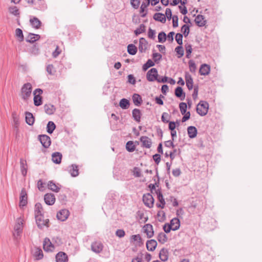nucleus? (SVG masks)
<instances>
[{
	"label": "nucleus",
	"instance_id": "8",
	"mask_svg": "<svg viewBox=\"0 0 262 262\" xmlns=\"http://www.w3.org/2000/svg\"><path fill=\"white\" fill-rule=\"evenodd\" d=\"M43 248L45 251L52 252L55 249V246L49 238L46 237L43 241Z\"/></svg>",
	"mask_w": 262,
	"mask_h": 262
},
{
	"label": "nucleus",
	"instance_id": "7",
	"mask_svg": "<svg viewBox=\"0 0 262 262\" xmlns=\"http://www.w3.org/2000/svg\"><path fill=\"white\" fill-rule=\"evenodd\" d=\"M38 140L42 146L46 148H48L51 143V140L49 136L47 135H40L38 136Z\"/></svg>",
	"mask_w": 262,
	"mask_h": 262
},
{
	"label": "nucleus",
	"instance_id": "26",
	"mask_svg": "<svg viewBox=\"0 0 262 262\" xmlns=\"http://www.w3.org/2000/svg\"><path fill=\"white\" fill-rule=\"evenodd\" d=\"M25 114L26 123L29 125H33L35 121V118L33 114L29 112H26Z\"/></svg>",
	"mask_w": 262,
	"mask_h": 262
},
{
	"label": "nucleus",
	"instance_id": "61",
	"mask_svg": "<svg viewBox=\"0 0 262 262\" xmlns=\"http://www.w3.org/2000/svg\"><path fill=\"white\" fill-rule=\"evenodd\" d=\"M169 115L167 113L164 112L161 116V120L164 123H168L169 121L168 120Z\"/></svg>",
	"mask_w": 262,
	"mask_h": 262
},
{
	"label": "nucleus",
	"instance_id": "24",
	"mask_svg": "<svg viewBox=\"0 0 262 262\" xmlns=\"http://www.w3.org/2000/svg\"><path fill=\"white\" fill-rule=\"evenodd\" d=\"M195 23L199 27H203L205 25L206 20L204 16L199 14L194 19Z\"/></svg>",
	"mask_w": 262,
	"mask_h": 262
},
{
	"label": "nucleus",
	"instance_id": "28",
	"mask_svg": "<svg viewBox=\"0 0 262 262\" xmlns=\"http://www.w3.org/2000/svg\"><path fill=\"white\" fill-rule=\"evenodd\" d=\"M141 115V111L138 108H134L132 111L133 118L137 122H140Z\"/></svg>",
	"mask_w": 262,
	"mask_h": 262
},
{
	"label": "nucleus",
	"instance_id": "36",
	"mask_svg": "<svg viewBox=\"0 0 262 262\" xmlns=\"http://www.w3.org/2000/svg\"><path fill=\"white\" fill-rule=\"evenodd\" d=\"M157 240L160 243L164 244L167 241L168 237L165 233L163 232H160L158 235Z\"/></svg>",
	"mask_w": 262,
	"mask_h": 262
},
{
	"label": "nucleus",
	"instance_id": "32",
	"mask_svg": "<svg viewBox=\"0 0 262 262\" xmlns=\"http://www.w3.org/2000/svg\"><path fill=\"white\" fill-rule=\"evenodd\" d=\"M45 112L48 115H52L55 111V107L51 104H46L44 105Z\"/></svg>",
	"mask_w": 262,
	"mask_h": 262
},
{
	"label": "nucleus",
	"instance_id": "56",
	"mask_svg": "<svg viewBox=\"0 0 262 262\" xmlns=\"http://www.w3.org/2000/svg\"><path fill=\"white\" fill-rule=\"evenodd\" d=\"M30 53L34 55H37L39 53V50L38 47L36 45H34L30 50Z\"/></svg>",
	"mask_w": 262,
	"mask_h": 262
},
{
	"label": "nucleus",
	"instance_id": "45",
	"mask_svg": "<svg viewBox=\"0 0 262 262\" xmlns=\"http://www.w3.org/2000/svg\"><path fill=\"white\" fill-rule=\"evenodd\" d=\"M155 66V62L151 59H148L145 63L143 65L142 70L144 71H146L150 67Z\"/></svg>",
	"mask_w": 262,
	"mask_h": 262
},
{
	"label": "nucleus",
	"instance_id": "62",
	"mask_svg": "<svg viewBox=\"0 0 262 262\" xmlns=\"http://www.w3.org/2000/svg\"><path fill=\"white\" fill-rule=\"evenodd\" d=\"M163 229L165 232L168 233L170 232L171 230H173L171 225L168 223H166L163 227Z\"/></svg>",
	"mask_w": 262,
	"mask_h": 262
},
{
	"label": "nucleus",
	"instance_id": "49",
	"mask_svg": "<svg viewBox=\"0 0 262 262\" xmlns=\"http://www.w3.org/2000/svg\"><path fill=\"white\" fill-rule=\"evenodd\" d=\"M145 31V26L143 24H142L140 25L139 27L136 29L134 33L136 36L143 33Z\"/></svg>",
	"mask_w": 262,
	"mask_h": 262
},
{
	"label": "nucleus",
	"instance_id": "33",
	"mask_svg": "<svg viewBox=\"0 0 262 262\" xmlns=\"http://www.w3.org/2000/svg\"><path fill=\"white\" fill-rule=\"evenodd\" d=\"M69 172L73 177H77L79 174L78 168L76 164H72L70 167Z\"/></svg>",
	"mask_w": 262,
	"mask_h": 262
},
{
	"label": "nucleus",
	"instance_id": "22",
	"mask_svg": "<svg viewBox=\"0 0 262 262\" xmlns=\"http://www.w3.org/2000/svg\"><path fill=\"white\" fill-rule=\"evenodd\" d=\"M174 94L176 97L180 98V100H183L185 99V94L181 87L178 86L175 89Z\"/></svg>",
	"mask_w": 262,
	"mask_h": 262
},
{
	"label": "nucleus",
	"instance_id": "14",
	"mask_svg": "<svg viewBox=\"0 0 262 262\" xmlns=\"http://www.w3.org/2000/svg\"><path fill=\"white\" fill-rule=\"evenodd\" d=\"M92 250L96 253H100L103 248V244L100 242H95L91 245Z\"/></svg>",
	"mask_w": 262,
	"mask_h": 262
},
{
	"label": "nucleus",
	"instance_id": "31",
	"mask_svg": "<svg viewBox=\"0 0 262 262\" xmlns=\"http://www.w3.org/2000/svg\"><path fill=\"white\" fill-rule=\"evenodd\" d=\"M154 19L156 20L160 21L162 23H164L166 21L165 15L161 13H156L153 16Z\"/></svg>",
	"mask_w": 262,
	"mask_h": 262
},
{
	"label": "nucleus",
	"instance_id": "3",
	"mask_svg": "<svg viewBox=\"0 0 262 262\" xmlns=\"http://www.w3.org/2000/svg\"><path fill=\"white\" fill-rule=\"evenodd\" d=\"M23 220L21 218L17 219L16 224L14 226V232L13 236L16 239L20 236L23 231Z\"/></svg>",
	"mask_w": 262,
	"mask_h": 262
},
{
	"label": "nucleus",
	"instance_id": "13",
	"mask_svg": "<svg viewBox=\"0 0 262 262\" xmlns=\"http://www.w3.org/2000/svg\"><path fill=\"white\" fill-rule=\"evenodd\" d=\"M45 202L48 205H52L55 203V197L52 193H47L44 196Z\"/></svg>",
	"mask_w": 262,
	"mask_h": 262
},
{
	"label": "nucleus",
	"instance_id": "25",
	"mask_svg": "<svg viewBox=\"0 0 262 262\" xmlns=\"http://www.w3.org/2000/svg\"><path fill=\"white\" fill-rule=\"evenodd\" d=\"M159 257L162 261H166L168 258V250L164 248H162L159 252Z\"/></svg>",
	"mask_w": 262,
	"mask_h": 262
},
{
	"label": "nucleus",
	"instance_id": "2",
	"mask_svg": "<svg viewBox=\"0 0 262 262\" xmlns=\"http://www.w3.org/2000/svg\"><path fill=\"white\" fill-rule=\"evenodd\" d=\"M32 85L27 82L23 85L21 89V97L24 100H27L31 96L32 92Z\"/></svg>",
	"mask_w": 262,
	"mask_h": 262
},
{
	"label": "nucleus",
	"instance_id": "52",
	"mask_svg": "<svg viewBox=\"0 0 262 262\" xmlns=\"http://www.w3.org/2000/svg\"><path fill=\"white\" fill-rule=\"evenodd\" d=\"M176 52L179 55L178 57L181 58L184 55V50L182 45H179L175 48Z\"/></svg>",
	"mask_w": 262,
	"mask_h": 262
},
{
	"label": "nucleus",
	"instance_id": "15",
	"mask_svg": "<svg viewBox=\"0 0 262 262\" xmlns=\"http://www.w3.org/2000/svg\"><path fill=\"white\" fill-rule=\"evenodd\" d=\"M143 229L148 238H151L154 236V231L153 227L151 224H147L145 225L143 227Z\"/></svg>",
	"mask_w": 262,
	"mask_h": 262
},
{
	"label": "nucleus",
	"instance_id": "39",
	"mask_svg": "<svg viewBox=\"0 0 262 262\" xmlns=\"http://www.w3.org/2000/svg\"><path fill=\"white\" fill-rule=\"evenodd\" d=\"M55 128L56 125L53 121H50L48 122L47 125V131L49 134H51L53 133Z\"/></svg>",
	"mask_w": 262,
	"mask_h": 262
},
{
	"label": "nucleus",
	"instance_id": "9",
	"mask_svg": "<svg viewBox=\"0 0 262 262\" xmlns=\"http://www.w3.org/2000/svg\"><path fill=\"white\" fill-rule=\"evenodd\" d=\"M70 212L68 209H63L57 213V219L62 222L65 221L69 217Z\"/></svg>",
	"mask_w": 262,
	"mask_h": 262
},
{
	"label": "nucleus",
	"instance_id": "19",
	"mask_svg": "<svg viewBox=\"0 0 262 262\" xmlns=\"http://www.w3.org/2000/svg\"><path fill=\"white\" fill-rule=\"evenodd\" d=\"M20 171L23 176H26L27 173V163L26 160L20 159Z\"/></svg>",
	"mask_w": 262,
	"mask_h": 262
},
{
	"label": "nucleus",
	"instance_id": "40",
	"mask_svg": "<svg viewBox=\"0 0 262 262\" xmlns=\"http://www.w3.org/2000/svg\"><path fill=\"white\" fill-rule=\"evenodd\" d=\"M34 96V104L35 106H38L42 104V97L39 95L35 94V93H33Z\"/></svg>",
	"mask_w": 262,
	"mask_h": 262
},
{
	"label": "nucleus",
	"instance_id": "42",
	"mask_svg": "<svg viewBox=\"0 0 262 262\" xmlns=\"http://www.w3.org/2000/svg\"><path fill=\"white\" fill-rule=\"evenodd\" d=\"M48 186L50 189L56 192H58L60 189L59 187L52 181L48 182Z\"/></svg>",
	"mask_w": 262,
	"mask_h": 262
},
{
	"label": "nucleus",
	"instance_id": "50",
	"mask_svg": "<svg viewBox=\"0 0 262 262\" xmlns=\"http://www.w3.org/2000/svg\"><path fill=\"white\" fill-rule=\"evenodd\" d=\"M181 31L185 37H187L190 31L189 26L187 25H184L181 28Z\"/></svg>",
	"mask_w": 262,
	"mask_h": 262
},
{
	"label": "nucleus",
	"instance_id": "47",
	"mask_svg": "<svg viewBox=\"0 0 262 262\" xmlns=\"http://www.w3.org/2000/svg\"><path fill=\"white\" fill-rule=\"evenodd\" d=\"M126 149L129 152H133L135 149V146L132 141H129L126 143Z\"/></svg>",
	"mask_w": 262,
	"mask_h": 262
},
{
	"label": "nucleus",
	"instance_id": "30",
	"mask_svg": "<svg viewBox=\"0 0 262 262\" xmlns=\"http://www.w3.org/2000/svg\"><path fill=\"white\" fill-rule=\"evenodd\" d=\"M185 80L186 86L189 90H191L193 88V79L191 75L189 74H186Z\"/></svg>",
	"mask_w": 262,
	"mask_h": 262
},
{
	"label": "nucleus",
	"instance_id": "21",
	"mask_svg": "<svg viewBox=\"0 0 262 262\" xmlns=\"http://www.w3.org/2000/svg\"><path fill=\"white\" fill-rule=\"evenodd\" d=\"M187 133L188 137L190 138H195L198 133V130L196 128L195 126H188L187 128Z\"/></svg>",
	"mask_w": 262,
	"mask_h": 262
},
{
	"label": "nucleus",
	"instance_id": "59",
	"mask_svg": "<svg viewBox=\"0 0 262 262\" xmlns=\"http://www.w3.org/2000/svg\"><path fill=\"white\" fill-rule=\"evenodd\" d=\"M46 71L51 75H53L55 72L52 64H48L46 67Z\"/></svg>",
	"mask_w": 262,
	"mask_h": 262
},
{
	"label": "nucleus",
	"instance_id": "23",
	"mask_svg": "<svg viewBox=\"0 0 262 262\" xmlns=\"http://www.w3.org/2000/svg\"><path fill=\"white\" fill-rule=\"evenodd\" d=\"M40 36L38 34H35L33 33H29L28 36L26 37V40L27 42L33 43L35 41L39 40Z\"/></svg>",
	"mask_w": 262,
	"mask_h": 262
},
{
	"label": "nucleus",
	"instance_id": "38",
	"mask_svg": "<svg viewBox=\"0 0 262 262\" xmlns=\"http://www.w3.org/2000/svg\"><path fill=\"white\" fill-rule=\"evenodd\" d=\"M119 106L121 108L124 110L128 108L129 106V100L125 98L121 99L119 102Z\"/></svg>",
	"mask_w": 262,
	"mask_h": 262
},
{
	"label": "nucleus",
	"instance_id": "54",
	"mask_svg": "<svg viewBox=\"0 0 262 262\" xmlns=\"http://www.w3.org/2000/svg\"><path fill=\"white\" fill-rule=\"evenodd\" d=\"M15 35L17 37H18L19 39V40L20 41H22L24 40V35L23 33V31L17 28L15 30Z\"/></svg>",
	"mask_w": 262,
	"mask_h": 262
},
{
	"label": "nucleus",
	"instance_id": "57",
	"mask_svg": "<svg viewBox=\"0 0 262 262\" xmlns=\"http://www.w3.org/2000/svg\"><path fill=\"white\" fill-rule=\"evenodd\" d=\"M162 55L158 53H154L152 54V58L154 62L158 63L162 59Z\"/></svg>",
	"mask_w": 262,
	"mask_h": 262
},
{
	"label": "nucleus",
	"instance_id": "18",
	"mask_svg": "<svg viewBox=\"0 0 262 262\" xmlns=\"http://www.w3.org/2000/svg\"><path fill=\"white\" fill-rule=\"evenodd\" d=\"M56 262H67L68 260V256L63 252H59L56 255Z\"/></svg>",
	"mask_w": 262,
	"mask_h": 262
},
{
	"label": "nucleus",
	"instance_id": "43",
	"mask_svg": "<svg viewBox=\"0 0 262 262\" xmlns=\"http://www.w3.org/2000/svg\"><path fill=\"white\" fill-rule=\"evenodd\" d=\"M34 256L36 260H40L43 258V254L40 248H36L34 253Z\"/></svg>",
	"mask_w": 262,
	"mask_h": 262
},
{
	"label": "nucleus",
	"instance_id": "10",
	"mask_svg": "<svg viewBox=\"0 0 262 262\" xmlns=\"http://www.w3.org/2000/svg\"><path fill=\"white\" fill-rule=\"evenodd\" d=\"M27 194L25 188L21 190L19 198V206L23 207L27 204Z\"/></svg>",
	"mask_w": 262,
	"mask_h": 262
},
{
	"label": "nucleus",
	"instance_id": "27",
	"mask_svg": "<svg viewBox=\"0 0 262 262\" xmlns=\"http://www.w3.org/2000/svg\"><path fill=\"white\" fill-rule=\"evenodd\" d=\"M62 159V154L59 152L53 153L52 156V161L55 164H60Z\"/></svg>",
	"mask_w": 262,
	"mask_h": 262
},
{
	"label": "nucleus",
	"instance_id": "41",
	"mask_svg": "<svg viewBox=\"0 0 262 262\" xmlns=\"http://www.w3.org/2000/svg\"><path fill=\"white\" fill-rule=\"evenodd\" d=\"M127 52L130 55H134L137 52V48L133 44H129L127 46Z\"/></svg>",
	"mask_w": 262,
	"mask_h": 262
},
{
	"label": "nucleus",
	"instance_id": "44",
	"mask_svg": "<svg viewBox=\"0 0 262 262\" xmlns=\"http://www.w3.org/2000/svg\"><path fill=\"white\" fill-rule=\"evenodd\" d=\"M9 12L12 14V15L17 16L19 17V11L18 9L16 6H12L10 7L9 8Z\"/></svg>",
	"mask_w": 262,
	"mask_h": 262
},
{
	"label": "nucleus",
	"instance_id": "63",
	"mask_svg": "<svg viewBox=\"0 0 262 262\" xmlns=\"http://www.w3.org/2000/svg\"><path fill=\"white\" fill-rule=\"evenodd\" d=\"M130 4L134 8L137 9L140 5V1L139 0H130Z\"/></svg>",
	"mask_w": 262,
	"mask_h": 262
},
{
	"label": "nucleus",
	"instance_id": "1",
	"mask_svg": "<svg viewBox=\"0 0 262 262\" xmlns=\"http://www.w3.org/2000/svg\"><path fill=\"white\" fill-rule=\"evenodd\" d=\"M209 104L206 101L201 100L196 106V112L201 116H205L208 111Z\"/></svg>",
	"mask_w": 262,
	"mask_h": 262
},
{
	"label": "nucleus",
	"instance_id": "55",
	"mask_svg": "<svg viewBox=\"0 0 262 262\" xmlns=\"http://www.w3.org/2000/svg\"><path fill=\"white\" fill-rule=\"evenodd\" d=\"M187 104L185 102H181L179 104L180 110L182 115H184L187 111Z\"/></svg>",
	"mask_w": 262,
	"mask_h": 262
},
{
	"label": "nucleus",
	"instance_id": "4",
	"mask_svg": "<svg viewBox=\"0 0 262 262\" xmlns=\"http://www.w3.org/2000/svg\"><path fill=\"white\" fill-rule=\"evenodd\" d=\"M35 217L36 224L39 229H42L45 226L49 227V219L44 220L42 214L36 215Z\"/></svg>",
	"mask_w": 262,
	"mask_h": 262
},
{
	"label": "nucleus",
	"instance_id": "46",
	"mask_svg": "<svg viewBox=\"0 0 262 262\" xmlns=\"http://www.w3.org/2000/svg\"><path fill=\"white\" fill-rule=\"evenodd\" d=\"M42 207L41 204L39 203H37L35 205V216H36V215L42 214Z\"/></svg>",
	"mask_w": 262,
	"mask_h": 262
},
{
	"label": "nucleus",
	"instance_id": "5",
	"mask_svg": "<svg viewBox=\"0 0 262 262\" xmlns=\"http://www.w3.org/2000/svg\"><path fill=\"white\" fill-rule=\"evenodd\" d=\"M158 76V70L154 68L150 69L146 74L147 80L150 82L157 81Z\"/></svg>",
	"mask_w": 262,
	"mask_h": 262
},
{
	"label": "nucleus",
	"instance_id": "51",
	"mask_svg": "<svg viewBox=\"0 0 262 262\" xmlns=\"http://www.w3.org/2000/svg\"><path fill=\"white\" fill-rule=\"evenodd\" d=\"M188 64L190 71L191 73H195L196 69V66L194 61L193 60H190L188 62Z\"/></svg>",
	"mask_w": 262,
	"mask_h": 262
},
{
	"label": "nucleus",
	"instance_id": "58",
	"mask_svg": "<svg viewBox=\"0 0 262 262\" xmlns=\"http://www.w3.org/2000/svg\"><path fill=\"white\" fill-rule=\"evenodd\" d=\"M176 40L178 44L182 45L183 44V34L181 33H177L175 37Z\"/></svg>",
	"mask_w": 262,
	"mask_h": 262
},
{
	"label": "nucleus",
	"instance_id": "34",
	"mask_svg": "<svg viewBox=\"0 0 262 262\" xmlns=\"http://www.w3.org/2000/svg\"><path fill=\"white\" fill-rule=\"evenodd\" d=\"M133 101L136 106H139L142 102L141 96L138 94H134L132 97Z\"/></svg>",
	"mask_w": 262,
	"mask_h": 262
},
{
	"label": "nucleus",
	"instance_id": "11",
	"mask_svg": "<svg viewBox=\"0 0 262 262\" xmlns=\"http://www.w3.org/2000/svg\"><path fill=\"white\" fill-rule=\"evenodd\" d=\"M156 193L157 195L158 199L160 202L159 203H158L156 204V206L158 208H164L165 205V201L164 199L163 198V196L162 192H161L160 189H157V190H156Z\"/></svg>",
	"mask_w": 262,
	"mask_h": 262
},
{
	"label": "nucleus",
	"instance_id": "35",
	"mask_svg": "<svg viewBox=\"0 0 262 262\" xmlns=\"http://www.w3.org/2000/svg\"><path fill=\"white\" fill-rule=\"evenodd\" d=\"M31 26L36 29H39L41 26V21L36 17H34L33 18L30 20Z\"/></svg>",
	"mask_w": 262,
	"mask_h": 262
},
{
	"label": "nucleus",
	"instance_id": "48",
	"mask_svg": "<svg viewBox=\"0 0 262 262\" xmlns=\"http://www.w3.org/2000/svg\"><path fill=\"white\" fill-rule=\"evenodd\" d=\"M167 36L164 32H161L158 36V41L161 43L164 42L166 40Z\"/></svg>",
	"mask_w": 262,
	"mask_h": 262
},
{
	"label": "nucleus",
	"instance_id": "20",
	"mask_svg": "<svg viewBox=\"0 0 262 262\" xmlns=\"http://www.w3.org/2000/svg\"><path fill=\"white\" fill-rule=\"evenodd\" d=\"M157 246V242L155 239L148 240L146 242V248L148 251H153Z\"/></svg>",
	"mask_w": 262,
	"mask_h": 262
},
{
	"label": "nucleus",
	"instance_id": "53",
	"mask_svg": "<svg viewBox=\"0 0 262 262\" xmlns=\"http://www.w3.org/2000/svg\"><path fill=\"white\" fill-rule=\"evenodd\" d=\"M185 47L186 52V57L187 58H189L190 57V54L192 53V46L190 44L187 43L185 45Z\"/></svg>",
	"mask_w": 262,
	"mask_h": 262
},
{
	"label": "nucleus",
	"instance_id": "64",
	"mask_svg": "<svg viewBox=\"0 0 262 262\" xmlns=\"http://www.w3.org/2000/svg\"><path fill=\"white\" fill-rule=\"evenodd\" d=\"M131 239L133 241H137L139 243L142 242V238L140 234L132 235L131 237Z\"/></svg>",
	"mask_w": 262,
	"mask_h": 262
},
{
	"label": "nucleus",
	"instance_id": "29",
	"mask_svg": "<svg viewBox=\"0 0 262 262\" xmlns=\"http://www.w3.org/2000/svg\"><path fill=\"white\" fill-rule=\"evenodd\" d=\"M169 224L171 225L173 231H176L180 228V221L178 218L174 217L170 221Z\"/></svg>",
	"mask_w": 262,
	"mask_h": 262
},
{
	"label": "nucleus",
	"instance_id": "16",
	"mask_svg": "<svg viewBox=\"0 0 262 262\" xmlns=\"http://www.w3.org/2000/svg\"><path fill=\"white\" fill-rule=\"evenodd\" d=\"M148 42L144 38H141L139 39V51L140 53L145 52L147 48Z\"/></svg>",
	"mask_w": 262,
	"mask_h": 262
},
{
	"label": "nucleus",
	"instance_id": "60",
	"mask_svg": "<svg viewBox=\"0 0 262 262\" xmlns=\"http://www.w3.org/2000/svg\"><path fill=\"white\" fill-rule=\"evenodd\" d=\"M148 37L149 38L154 39L156 37V31L154 30H152L150 28H149L148 31Z\"/></svg>",
	"mask_w": 262,
	"mask_h": 262
},
{
	"label": "nucleus",
	"instance_id": "12",
	"mask_svg": "<svg viewBox=\"0 0 262 262\" xmlns=\"http://www.w3.org/2000/svg\"><path fill=\"white\" fill-rule=\"evenodd\" d=\"M140 140L142 143V146L143 147L149 148L152 144L151 140L147 136H142L140 138Z\"/></svg>",
	"mask_w": 262,
	"mask_h": 262
},
{
	"label": "nucleus",
	"instance_id": "37",
	"mask_svg": "<svg viewBox=\"0 0 262 262\" xmlns=\"http://www.w3.org/2000/svg\"><path fill=\"white\" fill-rule=\"evenodd\" d=\"M147 2H143L141 4V7H140V13H143L145 9L147 7V6L150 4V0H146ZM147 13H143L141 14L142 17H144L146 16Z\"/></svg>",
	"mask_w": 262,
	"mask_h": 262
},
{
	"label": "nucleus",
	"instance_id": "17",
	"mask_svg": "<svg viewBox=\"0 0 262 262\" xmlns=\"http://www.w3.org/2000/svg\"><path fill=\"white\" fill-rule=\"evenodd\" d=\"M210 71V67L209 65L204 63L201 66L199 70V73L201 75H208Z\"/></svg>",
	"mask_w": 262,
	"mask_h": 262
},
{
	"label": "nucleus",
	"instance_id": "6",
	"mask_svg": "<svg viewBox=\"0 0 262 262\" xmlns=\"http://www.w3.org/2000/svg\"><path fill=\"white\" fill-rule=\"evenodd\" d=\"M143 202L146 206L151 208L154 206V199L150 193H147L143 195Z\"/></svg>",
	"mask_w": 262,
	"mask_h": 262
}]
</instances>
